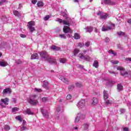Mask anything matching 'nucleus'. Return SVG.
Wrapping results in <instances>:
<instances>
[{
    "instance_id": "obj_30",
    "label": "nucleus",
    "mask_w": 131,
    "mask_h": 131,
    "mask_svg": "<svg viewBox=\"0 0 131 131\" xmlns=\"http://www.w3.org/2000/svg\"><path fill=\"white\" fill-rule=\"evenodd\" d=\"M93 67H95V68H98V67H99V62L97 60H94L93 62Z\"/></svg>"
},
{
    "instance_id": "obj_8",
    "label": "nucleus",
    "mask_w": 131,
    "mask_h": 131,
    "mask_svg": "<svg viewBox=\"0 0 131 131\" xmlns=\"http://www.w3.org/2000/svg\"><path fill=\"white\" fill-rule=\"evenodd\" d=\"M78 57L80 58V59H82V60H84L85 61H90V56L89 55H85L83 54V53H80L78 55Z\"/></svg>"
},
{
    "instance_id": "obj_36",
    "label": "nucleus",
    "mask_w": 131,
    "mask_h": 131,
    "mask_svg": "<svg viewBox=\"0 0 131 131\" xmlns=\"http://www.w3.org/2000/svg\"><path fill=\"white\" fill-rule=\"evenodd\" d=\"M108 54H111L112 55H114V56H116L117 55L116 52H114L112 50L108 51Z\"/></svg>"
},
{
    "instance_id": "obj_44",
    "label": "nucleus",
    "mask_w": 131,
    "mask_h": 131,
    "mask_svg": "<svg viewBox=\"0 0 131 131\" xmlns=\"http://www.w3.org/2000/svg\"><path fill=\"white\" fill-rule=\"evenodd\" d=\"M78 47H79V48H83V47H84V43L79 42L78 44Z\"/></svg>"
},
{
    "instance_id": "obj_22",
    "label": "nucleus",
    "mask_w": 131,
    "mask_h": 131,
    "mask_svg": "<svg viewBox=\"0 0 131 131\" xmlns=\"http://www.w3.org/2000/svg\"><path fill=\"white\" fill-rule=\"evenodd\" d=\"M103 97H104V100H105L106 99H108L109 98V95H108V93H107V91H104Z\"/></svg>"
},
{
    "instance_id": "obj_18",
    "label": "nucleus",
    "mask_w": 131,
    "mask_h": 131,
    "mask_svg": "<svg viewBox=\"0 0 131 131\" xmlns=\"http://www.w3.org/2000/svg\"><path fill=\"white\" fill-rule=\"evenodd\" d=\"M117 89L118 92H121V91H123V86L121 84H118L117 85Z\"/></svg>"
},
{
    "instance_id": "obj_59",
    "label": "nucleus",
    "mask_w": 131,
    "mask_h": 131,
    "mask_svg": "<svg viewBox=\"0 0 131 131\" xmlns=\"http://www.w3.org/2000/svg\"><path fill=\"white\" fill-rule=\"evenodd\" d=\"M20 37H21L22 38H25V37H26V35L23 34H20Z\"/></svg>"
},
{
    "instance_id": "obj_1",
    "label": "nucleus",
    "mask_w": 131,
    "mask_h": 131,
    "mask_svg": "<svg viewBox=\"0 0 131 131\" xmlns=\"http://www.w3.org/2000/svg\"><path fill=\"white\" fill-rule=\"evenodd\" d=\"M63 16L65 17L66 20H62L61 18H57L56 19V22H59V23H62L63 25H67L68 26H70V25H73V19L71 18L68 17L67 14H64Z\"/></svg>"
},
{
    "instance_id": "obj_60",
    "label": "nucleus",
    "mask_w": 131,
    "mask_h": 131,
    "mask_svg": "<svg viewBox=\"0 0 131 131\" xmlns=\"http://www.w3.org/2000/svg\"><path fill=\"white\" fill-rule=\"evenodd\" d=\"M123 131H128V128L126 127L123 128Z\"/></svg>"
},
{
    "instance_id": "obj_61",
    "label": "nucleus",
    "mask_w": 131,
    "mask_h": 131,
    "mask_svg": "<svg viewBox=\"0 0 131 131\" xmlns=\"http://www.w3.org/2000/svg\"><path fill=\"white\" fill-rule=\"evenodd\" d=\"M37 2V1H32V4H33V5H35Z\"/></svg>"
},
{
    "instance_id": "obj_5",
    "label": "nucleus",
    "mask_w": 131,
    "mask_h": 131,
    "mask_svg": "<svg viewBox=\"0 0 131 131\" xmlns=\"http://www.w3.org/2000/svg\"><path fill=\"white\" fill-rule=\"evenodd\" d=\"M97 15L100 16L101 19H103L104 20L107 19V18L109 17V14L108 13H104L102 11H98Z\"/></svg>"
},
{
    "instance_id": "obj_62",
    "label": "nucleus",
    "mask_w": 131,
    "mask_h": 131,
    "mask_svg": "<svg viewBox=\"0 0 131 131\" xmlns=\"http://www.w3.org/2000/svg\"><path fill=\"white\" fill-rule=\"evenodd\" d=\"M6 2V1H2L1 2H0V6H2V5H3L4 4V3H5Z\"/></svg>"
},
{
    "instance_id": "obj_3",
    "label": "nucleus",
    "mask_w": 131,
    "mask_h": 131,
    "mask_svg": "<svg viewBox=\"0 0 131 131\" xmlns=\"http://www.w3.org/2000/svg\"><path fill=\"white\" fill-rule=\"evenodd\" d=\"M28 28L30 33H33L34 31H35V28L33 26H35V22L34 21H31L28 23Z\"/></svg>"
},
{
    "instance_id": "obj_12",
    "label": "nucleus",
    "mask_w": 131,
    "mask_h": 131,
    "mask_svg": "<svg viewBox=\"0 0 131 131\" xmlns=\"http://www.w3.org/2000/svg\"><path fill=\"white\" fill-rule=\"evenodd\" d=\"M7 102H9V98H6L5 99H2L0 101V105L3 107L4 105H8L7 103Z\"/></svg>"
},
{
    "instance_id": "obj_7",
    "label": "nucleus",
    "mask_w": 131,
    "mask_h": 131,
    "mask_svg": "<svg viewBox=\"0 0 131 131\" xmlns=\"http://www.w3.org/2000/svg\"><path fill=\"white\" fill-rule=\"evenodd\" d=\"M77 106L78 109H83L85 107V100L80 101L77 104Z\"/></svg>"
},
{
    "instance_id": "obj_9",
    "label": "nucleus",
    "mask_w": 131,
    "mask_h": 131,
    "mask_svg": "<svg viewBox=\"0 0 131 131\" xmlns=\"http://www.w3.org/2000/svg\"><path fill=\"white\" fill-rule=\"evenodd\" d=\"M46 61H48L50 64L52 65L57 64V61H56V59L52 58L51 56H49V57H48V59H47Z\"/></svg>"
},
{
    "instance_id": "obj_28",
    "label": "nucleus",
    "mask_w": 131,
    "mask_h": 131,
    "mask_svg": "<svg viewBox=\"0 0 131 131\" xmlns=\"http://www.w3.org/2000/svg\"><path fill=\"white\" fill-rule=\"evenodd\" d=\"M0 66L6 67V66H8V63L5 61H0Z\"/></svg>"
},
{
    "instance_id": "obj_43",
    "label": "nucleus",
    "mask_w": 131,
    "mask_h": 131,
    "mask_svg": "<svg viewBox=\"0 0 131 131\" xmlns=\"http://www.w3.org/2000/svg\"><path fill=\"white\" fill-rule=\"evenodd\" d=\"M105 104L106 105H111L112 102L110 100H105Z\"/></svg>"
},
{
    "instance_id": "obj_29",
    "label": "nucleus",
    "mask_w": 131,
    "mask_h": 131,
    "mask_svg": "<svg viewBox=\"0 0 131 131\" xmlns=\"http://www.w3.org/2000/svg\"><path fill=\"white\" fill-rule=\"evenodd\" d=\"M3 94H11L10 88H6L3 90Z\"/></svg>"
},
{
    "instance_id": "obj_24",
    "label": "nucleus",
    "mask_w": 131,
    "mask_h": 131,
    "mask_svg": "<svg viewBox=\"0 0 131 131\" xmlns=\"http://www.w3.org/2000/svg\"><path fill=\"white\" fill-rule=\"evenodd\" d=\"M94 28L92 27H88L86 28V32H89V33H91L92 31H93V30Z\"/></svg>"
},
{
    "instance_id": "obj_20",
    "label": "nucleus",
    "mask_w": 131,
    "mask_h": 131,
    "mask_svg": "<svg viewBox=\"0 0 131 131\" xmlns=\"http://www.w3.org/2000/svg\"><path fill=\"white\" fill-rule=\"evenodd\" d=\"M98 102L99 100H98V98L94 97L93 99L92 105L93 106H95V105H97V104H98Z\"/></svg>"
},
{
    "instance_id": "obj_15",
    "label": "nucleus",
    "mask_w": 131,
    "mask_h": 131,
    "mask_svg": "<svg viewBox=\"0 0 131 131\" xmlns=\"http://www.w3.org/2000/svg\"><path fill=\"white\" fill-rule=\"evenodd\" d=\"M24 114H28V115H33V112H31V110L30 108H27L26 110H25L23 112Z\"/></svg>"
},
{
    "instance_id": "obj_58",
    "label": "nucleus",
    "mask_w": 131,
    "mask_h": 131,
    "mask_svg": "<svg viewBox=\"0 0 131 131\" xmlns=\"http://www.w3.org/2000/svg\"><path fill=\"white\" fill-rule=\"evenodd\" d=\"M112 63H113V64H118V63L119 62V61H118V60H115L114 61H111Z\"/></svg>"
},
{
    "instance_id": "obj_21",
    "label": "nucleus",
    "mask_w": 131,
    "mask_h": 131,
    "mask_svg": "<svg viewBox=\"0 0 131 131\" xmlns=\"http://www.w3.org/2000/svg\"><path fill=\"white\" fill-rule=\"evenodd\" d=\"M13 15H15L16 17H21V13L17 10H13Z\"/></svg>"
},
{
    "instance_id": "obj_34",
    "label": "nucleus",
    "mask_w": 131,
    "mask_h": 131,
    "mask_svg": "<svg viewBox=\"0 0 131 131\" xmlns=\"http://www.w3.org/2000/svg\"><path fill=\"white\" fill-rule=\"evenodd\" d=\"M117 34L118 35H119V36H124V35L125 34V33L123 32L122 31H120V32H117Z\"/></svg>"
},
{
    "instance_id": "obj_14",
    "label": "nucleus",
    "mask_w": 131,
    "mask_h": 131,
    "mask_svg": "<svg viewBox=\"0 0 131 131\" xmlns=\"http://www.w3.org/2000/svg\"><path fill=\"white\" fill-rule=\"evenodd\" d=\"M57 77L60 79V80L63 81V82H64V83H68V80L65 77H63L62 75H58Z\"/></svg>"
},
{
    "instance_id": "obj_11",
    "label": "nucleus",
    "mask_w": 131,
    "mask_h": 131,
    "mask_svg": "<svg viewBox=\"0 0 131 131\" xmlns=\"http://www.w3.org/2000/svg\"><path fill=\"white\" fill-rule=\"evenodd\" d=\"M41 113H42L43 117H45V118H49V116H50V115H49V112H48V111L42 108L41 110Z\"/></svg>"
},
{
    "instance_id": "obj_48",
    "label": "nucleus",
    "mask_w": 131,
    "mask_h": 131,
    "mask_svg": "<svg viewBox=\"0 0 131 131\" xmlns=\"http://www.w3.org/2000/svg\"><path fill=\"white\" fill-rule=\"evenodd\" d=\"M90 45H91V42H90V41L86 42L85 43V46L86 47H90Z\"/></svg>"
},
{
    "instance_id": "obj_25",
    "label": "nucleus",
    "mask_w": 131,
    "mask_h": 131,
    "mask_svg": "<svg viewBox=\"0 0 131 131\" xmlns=\"http://www.w3.org/2000/svg\"><path fill=\"white\" fill-rule=\"evenodd\" d=\"M2 20L4 22V23H7L8 21V17H7L6 15H3L2 16Z\"/></svg>"
},
{
    "instance_id": "obj_39",
    "label": "nucleus",
    "mask_w": 131,
    "mask_h": 131,
    "mask_svg": "<svg viewBox=\"0 0 131 131\" xmlns=\"http://www.w3.org/2000/svg\"><path fill=\"white\" fill-rule=\"evenodd\" d=\"M73 89H74V85H71L69 86V87H68V90L70 92L72 91V90H73Z\"/></svg>"
},
{
    "instance_id": "obj_64",
    "label": "nucleus",
    "mask_w": 131,
    "mask_h": 131,
    "mask_svg": "<svg viewBox=\"0 0 131 131\" xmlns=\"http://www.w3.org/2000/svg\"><path fill=\"white\" fill-rule=\"evenodd\" d=\"M128 23L129 24H131V18L127 20Z\"/></svg>"
},
{
    "instance_id": "obj_17",
    "label": "nucleus",
    "mask_w": 131,
    "mask_h": 131,
    "mask_svg": "<svg viewBox=\"0 0 131 131\" xmlns=\"http://www.w3.org/2000/svg\"><path fill=\"white\" fill-rule=\"evenodd\" d=\"M121 75L122 76H124V77H128L129 75H130V72H121Z\"/></svg>"
},
{
    "instance_id": "obj_63",
    "label": "nucleus",
    "mask_w": 131,
    "mask_h": 131,
    "mask_svg": "<svg viewBox=\"0 0 131 131\" xmlns=\"http://www.w3.org/2000/svg\"><path fill=\"white\" fill-rule=\"evenodd\" d=\"M125 60H126V61H131V58H126L125 59Z\"/></svg>"
},
{
    "instance_id": "obj_52",
    "label": "nucleus",
    "mask_w": 131,
    "mask_h": 131,
    "mask_svg": "<svg viewBox=\"0 0 131 131\" xmlns=\"http://www.w3.org/2000/svg\"><path fill=\"white\" fill-rule=\"evenodd\" d=\"M109 84L112 85L115 84V81H110L108 82Z\"/></svg>"
},
{
    "instance_id": "obj_56",
    "label": "nucleus",
    "mask_w": 131,
    "mask_h": 131,
    "mask_svg": "<svg viewBox=\"0 0 131 131\" xmlns=\"http://www.w3.org/2000/svg\"><path fill=\"white\" fill-rule=\"evenodd\" d=\"M121 113H125V109L124 108H121L120 110Z\"/></svg>"
},
{
    "instance_id": "obj_51",
    "label": "nucleus",
    "mask_w": 131,
    "mask_h": 131,
    "mask_svg": "<svg viewBox=\"0 0 131 131\" xmlns=\"http://www.w3.org/2000/svg\"><path fill=\"white\" fill-rule=\"evenodd\" d=\"M15 62H16V63L18 64H21V63H22V61H21V60H20V59L16 60Z\"/></svg>"
},
{
    "instance_id": "obj_49",
    "label": "nucleus",
    "mask_w": 131,
    "mask_h": 131,
    "mask_svg": "<svg viewBox=\"0 0 131 131\" xmlns=\"http://www.w3.org/2000/svg\"><path fill=\"white\" fill-rule=\"evenodd\" d=\"M25 129H26V127H25L24 126L20 127V131L25 130Z\"/></svg>"
},
{
    "instance_id": "obj_19",
    "label": "nucleus",
    "mask_w": 131,
    "mask_h": 131,
    "mask_svg": "<svg viewBox=\"0 0 131 131\" xmlns=\"http://www.w3.org/2000/svg\"><path fill=\"white\" fill-rule=\"evenodd\" d=\"M51 50H53V51H60L61 50V48L55 45H52L51 46Z\"/></svg>"
},
{
    "instance_id": "obj_35",
    "label": "nucleus",
    "mask_w": 131,
    "mask_h": 131,
    "mask_svg": "<svg viewBox=\"0 0 131 131\" xmlns=\"http://www.w3.org/2000/svg\"><path fill=\"white\" fill-rule=\"evenodd\" d=\"M15 119L17 120H18L19 121H20V122H22V121L23 120V119H22V118L20 116H16L15 117Z\"/></svg>"
},
{
    "instance_id": "obj_16",
    "label": "nucleus",
    "mask_w": 131,
    "mask_h": 131,
    "mask_svg": "<svg viewBox=\"0 0 131 131\" xmlns=\"http://www.w3.org/2000/svg\"><path fill=\"white\" fill-rule=\"evenodd\" d=\"M63 31L64 33H68V32H70V31H71V29L67 26H64Z\"/></svg>"
},
{
    "instance_id": "obj_53",
    "label": "nucleus",
    "mask_w": 131,
    "mask_h": 131,
    "mask_svg": "<svg viewBox=\"0 0 131 131\" xmlns=\"http://www.w3.org/2000/svg\"><path fill=\"white\" fill-rule=\"evenodd\" d=\"M71 98H72V96H71V95H70V94L68 95L67 96V100H70V99H71Z\"/></svg>"
},
{
    "instance_id": "obj_27",
    "label": "nucleus",
    "mask_w": 131,
    "mask_h": 131,
    "mask_svg": "<svg viewBox=\"0 0 131 131\" xmlns=\"http://www.w3.org/2000/svg\"><path fill=\"white\" fill-rule=\"evenodd\" d=\"M38 56V54L37 53H34L31 55V59L32 60H34L35 59H36V58H37Z\"/></svg>"
},
{
    "instance_id": "obj_32",
    "label": "nucleus",
    "mask_w": 131,
    "mask_h": 131,
    "mask_svg": "<svg viewBox=\"0 0 131 131\" xmlns=\"http://www.w3.org/2000/svg\"><path fill=\"white\" fill-rule=\"evenodd\" d=\"M82 126L84 129L86 130L89 128V123H84Z\"/></svg>"
},
{
    "instance_id": "obj_6",
    "label": "nucleus",
    "mask_w": 131,
    "mask_h": 131,
    "mask_svg": "<svg viewBox=\"0 0 131 131\" xmlns=\"http://www.w3.org/2000/svg\"><path fill=\"white\" fill-rule=\"evenodd\" d=\"M85 118V116L83 115L82 113H79L76 117L75 120V123H77L80 119H83Z\"/></svg>"
},
{
    "instance_id": "obj_57",
    "label": "nucleus",
    "mask_w": 131,
    "mask_h": 131,
    "mask_svg": "<svg viewBox=\"0 0 131 131\" xmlns=\"http://www.w3.org/2000/svg\"><path fill=\"white\" fill-rule=\"evenodd\" d=\"M56 111H57V112H60V111H61V108H60V106L57 107Z\"/></svg>"
},
{
    "instance_id": "obj_42",
    "label": "nucleus",
    "mask_w": 131,
    "mask_h": 131,
    "mask_svg": "<svg viewBox=\"0 0 131 131\" xmlns=\"http://www.w3.org/2000/svg\"><path fill=\"white\" fill-rule=\"evenodd\" d=\"M34 91H35V92H36L37 93H41V92H42L41 89H37V88H35Z\"/></svg>"
},
{
    "instance_id": "obj_40",
    "label": "nucleus",
    "mask_w": 131,
    "mask_h": 131,
    "mask_svg": "<svg viewBox=\"0 0 131 131\" xmlns=\"http://www.w3.org/2000/svg\"><path fill=\"white\" fill-rule=\"evenodd\" d=\"M19 111V108L18 107H13L12 108V112H17V111Z\"/></svg>"
},
{
    "instance_id": "obj_4",
    "label": "nucleus",
    "mask_w": 131,
    "mask_h": 131,
    "mask_svg": "<svg viewBox=\"0 0 131 131\" xmlns=\"http://www.w3.org/2000/svg\"><path fill=\"white\" fill-rule=\"evenodd\" d=\"M39 54L41 57V59L43 60V61H47L49 59L50 55H49V54L46 51H42L39 52Z\"/></svg>"
},
{
    "instance_id": "obj_46",
    "label": "nucleus",
    "mask_w": 131,
    "mask_h": 131,
    "mask_svg": "<svg viewBox=\"0 0 131 131\" xmlns=\"http://www.w3.org/2000/svg\"><path fill=\"white\" fill-rule=\"evenodd\" d=\"M50 19V15H47L44 17V20L45 21H48Z\"/></svg>"
},
{
    "instance_id": "obj_13",
    "label": "nucleus",
    "mask_w": 131,
    "mask_h": 131,
    "mask_svg": "<svg viewBox=\"0 0 131 131\" xmlns=\"http://www.w3.org/2000/svg\"><path fill=\"white\" fill-rule=\"evenodd\" d=\"M113 27H114V26H103L102 28V31H108V30H112L113 29Z\"/></svg>"
},
{
    "instance_id": "obj_50",
    "label": "nucleus",
    "mask_w": 131,
    "mask_h": 131,
    "mask_svg": "<svg viewBox=\"0 0 131 131\" xmlns=\"http://www.w3.org/2000/svg\"><path fill=\"white\" fill-rule=\"evenodd\" d=\"M127 105L128 106V107L129 109H131V102H130L128 101V102L127 103Z\"/></svg>"
},
{
    "instance_id": "obj_31",
    "label": "nucleus",
    "mask_w": 131,
    "mask_h": 131,
    "mask_svg": "<svg viewBox=\"0 0 131 131\" xmlns=\"http://www.w3.org/2000/svg\"><path fill=\"white\" fill-rule=\"evenodd\" d=\"M37 7L39 8H41L43 6V3L41 1H38V2L37 4Z\"/></svg>"
},
{
    "instance_id": "obj_55",
    "label": "nucleus",
    "mask_w": 131,
    "mask_h": 131,
    "mask_svg": "<svg viewBox=\"0 0 131 131\" xmlns=\"http://www.w3.org/2000/svg\"><path fill=\"white\" fill-rule=\"evenodd\" d=\"M105 42H109V41H110V39H109V38L108 37H106L105 38Z\"/></svg>"
},
{
    "instance_id": "obj_10",
    "label": "nucleus",
    "mask_w": 131,
    "mask_h": 131,
    "mask_svg": "<svg viewBox=\"0 0 131 131\" xmlns=\"http://www.w3.org/2000/svg\"><path fill=\"white\" fill-rule=\"evenodd\" d=\"M116 2L112 1H101V5H115Z\"/></svg>"
},
{
    "instance_id": "obj_26",
    "label": "nucleus",
    "mask_w": 131,
    "mask_h": 131,
    "mask_svg": "<svg viewBox=\"0 0 131 131\" xmlns=\"http://www.w3.org/2000/svg\"><path fill=\"white\" fill-rule=\"evenodd\" d=\"M73 37L74 38H75V39H79L80 38V35H79V34L75 33Z\"/></svg>"
},
{
    "instance_id": "obj_45",
    "label": "nucleus",
    "mask_w": 131,
    "mask_h": 131,
    "mask_svg": "<svg viewBox=\"0 0 131 131\" xmlns=\"http://www.w3.org/2000/svg\"><path fill=\"white\" fill-rule=\"evenodd\" d=\"M42 100V102H43V103H45V102H47V101H48V99L47 97H43L41 99Z\"/></svg>"
},
{
    "instance_id": "obj_33",
    "label": "nucleus",
    "mask_w": 131,
    "mask_h": 131,
    "mask_svg": "<svg viewBox=\"0 0 131 131\" xmlns=\"http://www.w3.org/2000/svg\"><path fill=\"white\" fill-rule=\"evenodd\" d=\"M49 84V82L47 80H45L43 82V88H47Z\"/></svg>"
},
{
    "instance_id": "obj_47",
    "label": "nucleus",
    "mask_w": 131,
    "mask_h": 131,
    "mask_svg": "<svg viewBox=\"0 0 131 131\" xmlns=\"http://www.w3.org/2000/svg\"><path fill=\"white\" fill-rule=\"evenodd\" d=\"M59 37H60L61 38H63L64 39H66V36L64 34L59 35Z\"/></svg>"
},
{
    "instance_id": "obj_41",
    "label": "nucleus",
    "mask_w": 131,
    "mask_h": 131,
    "mask_svg": "<svg viewBox=\"0 0 131 131\" xmlns=\"http://www.w3.org/2000/svg\"><path fill=\"white\" fill-rule=\"evenodd\" d=\"M76 86L78 88H81L82 86V84L80 82H77L76 83Z\"/></svg>"
},
{
    "instance_id": "obj_54",
    "label": "nucleus",
    "mask_w": 131,
    "mask_h": 131,
    "mask_svg": "<svg viewBox=\"0 0 131 131\" xmlns=\"http://www.w3.org/2000/svg\"><path fill=\"white\" fill-rule=\"evenodd\" d=\"M117 70H120V71H123V68H122L119 66L117 67Z\"/></svg>"
},
{
    "instance_id": "obj_37",
    "label": "nucleus",
    "mask_w": 131,
    "mask_h": 131,
    "mask_svg": "<svg viewBox=\"0 0 131 131\" xmlns=\"http://www.w3.org/2000/svg\"><path fill=\"white\" fill-rule=\"evenodd\" d=\"M11 127H10V126L8 125H5L4 126V129L5 130H10Z\"/></svg>"
},
{
    "instance_id": "obj_38",
    "label": "nucleus",
    "mask_w": 131,
    "mask_h": 131,
    "mask_svg": "<svg viewBox=\"0 0 131 131\" xmlns=\"http://www.w3.org/2000/svg\"><path fill=\"white\" fill-rule=\"evenodd\" d=\"M78 53H79V50L77 49H75L74 51V55L76 56V55H77V54H78Z\"/></svg>"
},
{
    "instance_id": "obj_23",
    "label": "nucleus",
    "mask_w": 131,
    "mask_h": 131,
    "mask_svg": "<svg viewBox=\"0 0 131 131\" xmlns=\"http://www.w3.org/2000/svg\"><path fill=\"white\" fill-rule=\"evenodd\" d=\"M59 62L60 63H62V64H65L67 62V59L65 58H60Z\"/></svg>"
},
{
    "instance_id": "obj_2",
    "label": "nucleus",
    "mask_w": 131,
    "mask_h": 131,
    "mask_svg": "<svg viewBox=\"0 0 131 131\" xmlns=\"http://www.w3.org/2000/svg\"><path fill=\"white\" fill-rule=\"evenodd\" d=\"M36 97V95H32L30 99H28V102L31 105H33V106H36L37 104H38V101L36 99H34Z\"/></svg>"
}]
</instances>
